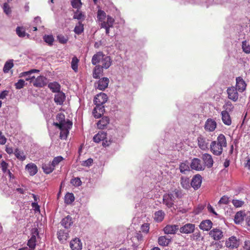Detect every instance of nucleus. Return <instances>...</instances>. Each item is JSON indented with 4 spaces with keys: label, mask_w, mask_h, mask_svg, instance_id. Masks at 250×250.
<instances>
[{
    "label": "nucleus",
    "mask_w": 250,
    "mask_h": 250,
    "mask_svg": "<svg viewBox=\"0 0 250 250\" xmlns=\"http://www.w3.org/2000/svg\"><path fill=\"white\" fill-rule=\"evenodd\" d=\"M222 120L223 123L227 125H230L231 124V119L229 112L226 110H223L221 112Z\"/></svg>",
    "instance_id": "27"
},
{
    "label": "nucleus",
    "mask_w": 250,
    "mask_h": 250,
    "mask_svg": "<svg viewBox=\"0 0 250 250\" xmlns=\"http://www.w3.org/2000/svg\"><path fill=\"white\" fill-rule=\"evenodd\" d=\"M165 215V212L163 210H158L154 213V219L157 222H161L164 220Z\"/></svg>",
    "instance_id": "34"
},
{
    "label": "nucleus",
    "mask_w": 250,
    "mask_h": 250,
    "mask_svg": "<svg viewBox=\"0 0 250 250\" xmlns=\"http://www.w3.org/2000/svg\"><path fill=\"white\" fill-rule=\"evenodd\" d=\"M25 169L28 171L30 176L35 175L38 172L37 166L32 163H29L25 166Z\"/></svg>",
    "instance_id": "26"
},
{
    "label": "nucleus",
    "mask_w": 250,
    "mask_h": 250,
    "mask_svg": "<svg viewBox=\"0 0 250 250\" xmlns=\"http://www.w3.org/2000/svg\"><path fill=\"white\" fill-rule=\"evenodd\" d=\"M39 235V232L37 229L32 231V236L28 241L27 245L31 249H34L36 246V237Z\"/></svg>",
    "instance_id": "11"
},
{
    "label": "nucleus",
    "mask_w": 250,
    "mask_h": 250,
    "mask_svg": "<svg viewBox=\"0 0 250 250\" xmlns=\"http://www.w3.org/2000/svg\"><path fill=\"white\" fill-rule=\"evenodd\" d=\"M70 247L72 250H80L82 248V244L78 238H75L70 243Z\"/></svg>",
    "instance_id": "28"
},
{
    "label": "nucleus",
    "mask_w": 250,
    "mask_h": 250,
    "mask_svg": "<svg viewBox=\"0 0 250 250\" xmlns=\"http://www.w3.org/2000/svg\"><path fill=\"white\" fill-rule=\"evenodd\" d=\"M109 82V79L107 78H102L98 81L96 87L100 90H104L107 87Z\"/></svg>",
    "instance_id": "16"
},
{
    "label": "nucleus",
    "mask_w": 250,
    "mask_h": 250,
    "mask_svg": "<svg viewBox=\"0 0 250 250\" xmlns=\"http://www.w3.org/2000/svg\"><path fill=\"white\" fill-rule=\"evenodd\" d=\"M70 182L74 186H79L82 183L80 178L78 177L72 179Z\"/></svg>",
    "instance_id": "59"
},
{
    "label": "nucleus",
    "mask_w": 250,
    "mask_h": 250,
    "mask_svg": "<svg viewBox=\"0 0 250 250\" xmlns=\"http://www.w3.org/2000/svg\"><path fill=\"white\" fill-rule=\"evenodd\" d=\"M63 158L61 156H57L55 157L51 164L53 166L55 167L56 166H57L63 160Z\"/></svg>",
    "instance_id": "53"
},
{
    "label": "nucleus",
    "mask_w": 250,
    "mask_h": 250,
    "mask_svg": "<svg viewBox=\"0 0 250 250\" xmlns=\"http://www.w3.org/2000/svg\"><path fill=\"white\" fill-rule=\"evenodd\" d=\"M190 238L191 240L196 242L203 241L204 240V237L202 236L201 232L199 230L193 233L192 235L190 236Z\"/></svg>",
    "instance_id": "37"
},
{
    "label": "nucleus",
    "mask_w": 250,
    "mask_h": 250,
    "mask_svg": "<svg viewBox=\"0 0 250 250\" xmlns=\"http://www.w3.org/2000/svg\"><path fill=\"white\" fill-rule=\"evenodd\" d=\"M16 31L18 36L20 38H23L26 35H27L28 38L30 36L28 34L26 33L25 30L23 26H18L16 28Z\"/></svg>",
    "instance_id": "38"
},
{
    "label": "nucleus",
    "mask_w": 250,
    "mask_h": 250,
    "mask_svg": "<svg viewBox=\"0 0 250 250\" xmlns=\"http://www.w3.org/2000/svg\"><path fill=\"white\" fill-rule=\"evenodd\" d=\"M171 242V238L166 235L161 236L158 238V242L159 245L166 247Z\"/></svg>",
    "instance_id": "30"
},
{
    "label": "nucleus",
    "mask_w": 250,
    "mask_h": 250,
    "mask_svg": "<svg viewBox=\"0 0 250 250\" xmlns=\"http://www.w3.org/2000/svg\"><path fill=\"white\" fill-rule=\"evenodd\" d=\"M104 111L105 109L104 105H96L92 113L95 118H99L104 114Z\"/></svg>",
    "instance_id": "17"
},
{
    "label": "nucleus",
    "mask_w": 250,
    "mask_h": 250,
    "mask_svg": "<svg viewBox=\"0 0 250 250\" xmlns=\"http://www.w3.org/2000/svg\"><path fill=\"white\" fill-rule=\"evenodd\" d=\"M232 203L235 207L240 208L244 204V202L240 200L233 199L232 201Z\"/></svg>",
    "instance_id": "57"
},
{
    "label": "nucleus",
    "mask_w": 250,
    "mask_h": 250,
    "mask_svg": "<svg viewBox=\"0 0 250 250\" xmlns=\"http://www.w3.org/2000/svg\"><path fill=\"white\" fill-rule=\"evenodd\" d=\"M42 168L43 172L46 174H49L51 173L55 168L52 164L50 163L43 164Z\"/></svg>",
    "instance_id": "40"
},
{
    "label": "nucleus",
    "mask_w": 250,
    "mask_h": 250,
    "mask_svg": "<svg viewBox=\"0 0 250 250\" xmlns=\"http://www.w3.org/2000/svg\"><path fill=\"white\" fill-rule=\"evenodd\" d=\"M223 108L225 109L224 110H226L229 112L232 111L234 109V106L229 101H228L225 102V104L223 106Z\"/></svg>",
    "instance_id": "50"
},
{
    "label": "nucleus",
    "mask_w": 250,
    "mask_h": 250,
    "mask_svg": "<svg viewBox=\"0 0 250 250\" xmlns=\"http://www.w3.org/2000/svg\"><path fill=\"white\" fill-rule=\"evenodd\" d=\"M212 225V222L210 220H205L200 223L199 227L204 231H208L211 229Z\"/></svg>",
    "instance_id": "22"
},
{
    "label": "nucleus",
    "mask_w": 250,
    "mask_h": 250,
    "mask_svg": "<svg viewBox=\"0 0 250 250\" xmlns=\"http://www.w3.org/2000/svg\"><path fill=\"white\" fill-rule=\"evenodd\" d=\"M84 14L81 11L77 10L74 12L73 19H77L78 20H83L85 19Z\"/></svg>",
    "instance_id": "49"
},
{
    "label": "nucleus",
    "mask_w": 250,
    "mask_h": 250,
    "mask_svg": "<svg viewBox=\"0 0 250 250\" xmlns=\"http://www.w3.org/2000/svg\"><path fill=\"white\" fill-rule=\"evenodd\" d=\"M79 62V60L76 57H74L72 58L71 63V68L75 72H78Z\"/></svg>",
    "instance_id": "44"
},
{
    "label": "nucleus",
    "mask_w": 250,
    "mask_h": 250,
    "mask_svg": "<svg viewBox=\"0 0 250 250\" xmlns=\"http://www.w3.org/2000/svg\"><path fill=\"white\" fill-rule=\"evenodd\" d=\"M202 158L205 165L208 167L210 168L212 167L213 160L211 155L208 153H205L203 154Z\"/></svg>",
    "instance_id": "23"
},
{
    "label": "nucleus",
    "mask_w": 250,
    "mask_h": 250,
    "mask_svg": "<svg viewBox=\"0 0 250 250\" xmlns=\"http://www.w3.org/2000/svg\"><path fill=\"white\" fill-rule=\"evenodd\" d=\"M72 6L74 8L79 9L81 7L82 2L81 0H72L71 1Z\"/></svg>",
    "instance_id": "54"
},
{
    "label": "nucleus",
    "mask_w": 250,
    "mask_h": 250,
    "mask_svg": "<svg viewBox=\"0 0 250 250\" xmlns=\"http://www.w3.org/2000/svg\"><path fill=\"white\" fill-rule=\"evenodd\" d=\"M245 214L242 211H240L237 212L234 216V222L236 224H240L242 223L244 220Z\"/></svg>",
    "instance_id": "35"
},
{
    "label": "nucleus",
    "mask_w": 250,
    "mask_h": 250,
    "mask_svg": "<svg viewBox=\"0 0 250 250\" xmlns=\"http://www.w3.org/2000/svg\"><path fill=\"white\" fill-rule=\"evenodd\" d=\"M95 65V66L93 69L92 76L94 79H100L103 75V70L104 68L99 65Z\"/></svg>",
    "instance_id": "24"
},
{
    "label": "nucleus",
    "mask_w": 250,
    "mask_h": 250,
    "mask_svg": "<svg viewBox=\"0 0 250 250\" xmlns=\"http://www.w3.org/2000/svg\"><path fill=\"white\" fill-rule=\"evenodd\" d=\"M0 166L3 172H5L7 169L8 164L3 160L1 162Z\"/></svg>",
    "instance_id": "62"
},
{
    "label": "nucleus",
    "mask_w": 250,
    "mask_h": 250,
    "mask_svg": "<svg viewBox=\"0 0 250 250\" xmlns=\"http://www.w3.org/2000/svg\"><path fill=\"white\" fill-rule=\"evenodd\" d=\"M114 21V19L110 16L108 15L107 16V21L101 23L100 27H106V26L113 27Z\"/></svg>",
    "instance_id": "39"
},
{
    "label": "nucleus",
    "mask_w": 250,
    "mask_h": 250,
    "mask_svg": "<svg viewBox=\"0 0 250 250\" xmlns=\"http://www.w3.org/2000/svg\"><path fill=\"white\" fill-rule=\"evenodd\" d=\"M243 248L245 250H250V240H247L244 242Z\"/></svg>",
    "instance_id": "64"
},
{
    "label": "nucleus",
    "mask_w": 250,
    "mask_h": 250,
    "mask_svg": "<svg viewBox=\"0 0 250 250\" xmlns=\"http://www.w3.org/2000/svg\"><path fill=\"white\" fill-rule=\"evenodd\" d=\"M48 87L53 93H57L61 91V85L56 82L49 83Z\"/></svg>",
    "instance_id": "31"
},
{
    "label": "nucleus",
    "mask_w": 250,
    "mask_h": 250,
    "mask_svg": "<svg viewBox=\"0 0 250 250\" xmlns=\"http://www.w3.org/2000/svg\"><path fill=\"white\" fill-rule=\"evenodd\" d=\"M171 193L173 194L174 197L181 198L182 197V192L178 189H175Z\"/></svg>",
    "instance_id": "63"
},
{
    "label": "nucleus",
    "mask_w": 250,
    "mask_h": 250,
    "mask_svg": "<svg viewBox=\"0 0 250 250\" xmlns=\"http://www.w3.org/2000/svg\"><path fill=\"white\" fill-rule=\"evenodd\" d=\"M57 39L58 40L59 42L61 43H66L68 41V38L66 37H65L64 36L62 35H59L57 36Z\"/></svg>",
    "instance_id": "58"
},
{
    "label": "nucleus",
    "mask_w": 250,
    "mask_h": 250,
    "mask_svg": "<svg viewBox=\"0 0 250 250\" xmlns=\"http://www.w3.org/2000/svg\"><path fill=\"white\" fill-rule=\"evenodd\" d=\"M242 47L243 51L246 53L249 54L250 53V45L246 41L242 42Z\"/></svg>",
    "instance_id": "51"
},
{
    "label": "nucleus",
    "mask_w": 250,
    "mask_h": 250,
    "mask_svg": "<svg viewBox=\"0 0 250 250\" xmlns=\"http://www.w3.org/2000/svg\"><path fill=\"white\" fill-rule=\"evenodd\" d=\"M178 229H179L178 225H167L163 229V231L166 234H175Z\"/></svg>",
    "instance_id": "14"
},
{
    "label": "nucleus",
    "mask_w": 250,
    "mask_h": 250,
    "mask_svg": "<svg viewBox=\"0 0 250 250\" xmlns=\"http://www.w3.org/2000/svg\"><path fill=\"white\" fill-rule=\"evenodd\" d=\"M40 72V70L38 69H33L29 71H26V72H23L20 74V77H26L25 78V80L27 81H32L34 79H35L34 76H31V74H32L33 73H38Z\"/></svg>",
    "instance_id": "21"
},
{
    "label": "nucleus",
    "mask_w": 250,
    "mask_h": 250,
    "mask_svg": "<svg viewBox=\"0 0 250 250\" xmlns=\"http://www.w3.org/2000/svg\"><path fill=\"white\" fill-rule=\"evenodd\" d=\"M33 84L35 87H42L47 84V79L43 76H39L35 80Z\"/></svg>",
    "instance_id": "15"
},
{
    "label": "nucleus",
    "mask_w": 250,
    "mask_h": 250,
    "mask_svg": "<svg viewBox=\"0 0 250 250\" xmlns=\"http://www.w3.org/2000/svg\"><path fill=\"white\" fill-rule=\"evenodd\" d=\"M142 232L147 233L149 230V224L148 223H145L143 224L141 227Z\"/></svg>",
    "instance_id": "61"
},
{
    "label": "nucleus",
    "mask_w": 250,
    "mask_h": 250,
    "mask_svg": "<svg viewBox=\"0 0 250 250\" xmlns=\"http://www.w3.org/2000/svg\"><path fill=\"white\" fill-rule=\"evenodd\" d=\"M3 10L4 13L7 16H10L12 13V9L9 5L5 2L3 4Z\"/></svg>",
    "instance_id": "52"
},
{
    "label": "nucleus",
    "mask_w": 250,
    "mask_h": 250,
    "mask_svg": "<svg viewBox=\"0 0 250 250\" xmlns=\"http://www.w3.org/2000/svg\"><path fill=\"white\" fill-rule=\"evenodd\" d=\"M229 202V198L226 195L222 196L218 202L219 204L227 205Z\"/></svg>",
    "instance_id": "60"
},
{
    "label": "nucleus",
    "mask_w": 250,
    "mask_h": 250,
    "mask_svg": "<svg viewBox=\"0 0 250 250\" xmlns=\"http://www.w3.org/2000/svg\"><path fill=\"white\" fill-rule=\"evenodd\" d=\"M210 237L215 241H219L222 239L224 237L222 230L219 229L215 228L210 230L208 233Z\"/></svg>",
    "instance_id": "4"
},
{
    "label": "nucleus",
    "mask_w": 250,
    "mask_h": 250,
    "mask_svg": "<svg viewBox=\"0 0 250 250\" xmlns=\"http://www.w3.org/2000/svg\"><path fill=\"white\" fill-rule=\"evenodd\" d=\"M202 182V176L199 174L195 175L191 181L190 185L191 186L195 189L197 190L199 189L201 185Z\"/></svg>",
    "instance_id": "6"
},
{
    "label": "nucleus",
    "mask_w": 250,
    "mask_h": 250,
    "mask_svg": "<svg viewBox=\"0 0 250 250\" xmlns=\"http://www.w3.org/2000/svg\"><path fill=\"white\" fill-rule=\"evenodd\" d=\"M225 245L227 248L230 249H233L237 248L239 247V243L236 237L231 236L226 240Z\"/></svg>",
    "instance_id": "9"
},
{
    "label": "nucleus",
    "mask_w": 250,
    "mask_h": 250,
    "mask_svg": "<svg viewBox=\"0 0 250 250\" xmlns=\"http://www.w3.org/2000/svg\"><path fill=\"white\" fill-rule=\"evenodd\" d=\"M106 14L105 12L102 10H98L97 12V19L101 23L105 21Z\"/></svg>",
    "instance_id": "41"
},
{
    "label": "nucleus",
    "mask_w": 250,
    "mask_h": 250,
    "mask_svg": "<svg viewBox=\"0 0 250 250\" xmlns=\"http://www.w3.org/2000/svg\"><path fill=\"white\" fill-rule=\"evenodd\" d=\"M14 66L13 60H10L7 61L4 64L3 71L4 73H8L10 69H11Z\"/></svg>",
    "instance_id": "43"
},
{
    "label": "nucleus",
    "mask_w": 250,
    "mask_h": 250,
    "mask_svg": "<svg viewBox=\"0 0 250 250\" xmlns=\"http://www.w3.org/2000/svg\"><path fill=\"white\" fill-rule=\"evenodd\" d=\"M91 62L93 65H99L107 69L111 65L112 60L110 56L99 51L93 56Z\"/></svg>",
    "instance_id": "1"
},
{
    "label": "nucleus",
    "mask_w": 250,
    "mask_h": 250,
    "mask_svg": "<svg viewBox=\"0 0 250 250\" xmlns=\"http://www.w3.org/2000/svg\"><path fill=\"white\" fill-rule=\"evenodd\" d=\"M106 134L103 131H100L93 137V141L96 143H99L106 138Z\"/></svg>",
    "instance_id": "33"
},
{
    "label": "nucleus",
    "mask_w": 250,
    "mask_h": 250,
    "mask_svg": "<svg viewBox=\"0 0 250 250\" xmlns=\"http://www.w3.org/2000/svg\"><path fill=\"white\" fill-rule=\"evenodd\" d=\"M107 100V95L104 93L97 94L95 97L94 102L96 105H103Z\"/></svg>",
    "instance_id": "7"
},
{
    "label": "nucleus",
    "mask_w": 250,
    "mask_h": 250,
    "mask_svg": "<svg viewBox=\"0 0 250 250\" xmlns=\"http://www.w3.org/2000/svg\"><path fill=\"white\" fill-rule=\"evenodd\" d=\"M198 145L200 148L202 150H206L208 148V140L200 136L197 138Z\"/></svg>",
    "instance_id": "20"
},
{
    "label": "nucleus",
    "mask_w": 250,
    "mask_h": 250,
    "mask_svg": "<svg viewBox=\"0 0 250 250\" xmlns=\"http://www.w3.org/2000/svg\"><path fill=\"white\" fill-rule=\"evenodd\" d=\"M181 185L184 188L188 189L190 187L189 179L183 177H181Z\"/></svg>",
    "instance_id": "48"
},
{
    "label": "nucleus",
    "mask_w": 250,
    "mask_h": 250,
    "mask_svg": "<svg viewBox=\"0 0 250 250\" xmlns=\"http://www.w3.org/2000/svg\"><path fill=\"white\" fill-rule=\"evenodd\" d=\"M83 24L81 21H79L78 24L76 25L75 27L74 31V32L80 35L83 31Z\"/></svg>",
    "instance_id": "46"
},
{
    "label": "nucleus",
    "mask_w": 250,
    "mask_h": 250,
    "mask_svg": "<svg viewBox=\"0 0 250 250\" xmlns=\"http://www.w3.org/2000/svg\"><path fill=\"white\" fill-rule=\"evenodd\" d=\"M65 99V94L61 91L57 92V94L55 95L54 101L57 104L62 105Z\"/></svg>",
    "instance_id": "25"
},
{
    "label": "nucleus",
    "mask_w": 250,
    "mask_h": 250,
    "mask_svg": "<svg viewBox=\"0 0 250 250\" xmlns=\"http://www.w3.org/2000/svg\"><path fill=\"white\" fill-rule=\"evenodd\" d=\"M174 196L173 193L166 194L163 196V203L168 208L174 205Z\"/></svg>",
    "instance_id": "8"
},
{
    "label": "nucleus",
    "mask_w": 250,
    "mask_h": 250,
    "mask_svg": "<svg viewBox=\"0 0 250 250\" xmlns=\"http://www.w3.org/2000/svg\"><path fill=\"white\" fill-rule=\"evenodd\" d=\"M195 225L191 223H188L181 227L180 229L181 233L189 234L193 233L195 230Z\"/></svg>",
    "instance_id": "13"
},
{
    "label": "nucleus",
    "mask_w": 250,
    "mask_h": 250,
    "mask_svg": "<svg viewBox=\"0 0 250 250\" xmlns=\"http://www.w3.org/2000/svg\"><path fill=\"white\" fill-rule=\"evenodd\" d=\"M227 146V141L225 136L220 134L216 141H212L210 145V151L215 155L219 156L223 152V147Z\"/></svg>",
    "instance_id": "2"
},
{
    "label": "nucleus",
    "mask_w": 250,
    "mask_h": 250,
    "mask_svg": "<svg viewBox=\"0 0 250 250\" xmlns=\"http://www.w3.org/2000/svg\"><path fill=\"white\" fill-rule=\"evenodd\" d=\"M190 166L192 169L196 171L203 170L205 169V167L201 163V160L196 158H194L192 160Z\"/></svg>",
    "instance_id": "10"
},
{
    "label": "nucleus",
    "mask_w": 250,
    "mask_h": 250,
    "mask_svg": "<svg viewBox=\"0 0 250 250\" xmlns=\"http://www.w3.org/2000/svg\"><path fill=\"white\" fill-rule=\"evenodd\" d=\"M247 87V83L241 77L236 78V89L239 92H244Z\"/></svg>",
    "instance_id": "12"
},
{
    "label": "nucleus",
    "mask_w": 250,
    "mask_h": 250,
    "mask_svg": "<svg viewBox=\"0 0 250 250\" xmlns=\"http://www.w3.org/2000/svg\"><path fill=\"white\" fill-rule=\"evenodd\" d=\"M75 200V197L73 193H67L65 196L64 201L67 204H71Z\"/></svg>",
    "instance_id": "47"
},
{
    "label": "nucleus",
    "mask_w": 250,
    "mask_h": 250,
    "mask_svg": "<svg viewBox=\"0 0 250 250\" xmlns=\"http://www.w3.org/2000/svg\"><path fill=\"white\" fill-rule=\"evenodd\" d=\"M56 119L59 121V123H54V125L58 128H62L66 125V122L65 121V116L62 113H59L57 115Z\"/></svg>",
    "instance_id": "18"
},
{
    "label": "nucleus",
    "mask_w": 250,
    "mask_h": 250,
    "mask_svg": "<svg viewBox=\"0 0 250 250\" xmlns=\"http://www.w3.org/2000/svg\"><path fill=\"white\" fill-rule=\"evenodd\" d=\"M61 224L65 228H69L73 224L72 217L69 215H67L62 219Z\"/></svg>",
    "instance_id": "32"
},
{
    "label": "nucleus",
    "mask_w": 250,
    "mask_h": 250,
    "mask_svg": "<svg viewBox=\"0 0 250 250\" xmlns=\"http://www.w3.org/2000/svg\"><path fill=\"white\" fill-rule=\"evenodd\" d=\"M237 91L234 86L228 87L227 90L228 98L233 102H236L239 97Z\"/></svg>",
    "instance_id": "5"
},
{
    "label": "nucleus",
    "mask_w": 250,
    "mask_h": 250,
    "mask_svg": "<svg viewBox=\"0 0 250 250\" xmlns=\"http://www.w3.org/2000/svg\"><path fill=\"white\" fill-rule=\"evenodd\" d=\"M216 123L211 119H208L205 125V129L208 131H213L216 127Z\"/></svg>",
    "instance_id": "19"
},
{
    "label": "nucleus",
    "mask_w": 250,
    "mask_h": 250,
    "mask_svg": "<svg viewBox=\"0 0 250 250\" xmlns=\"http://www.w3.org/2000/svg\"><path fill=\"white\" fill-rule=\"evenodd\" d=\"M189 163L187 161L181 163L179 165V169L182 173L185 174L187 171L190 170Z\"/></svg>",
    "instance_id": "36"
},
{
    "label": "nucleus",
    "mask_w": 250,
    "mask_h": 250,
    "mask_svg": "<svg viewBox=\"0 0 250 250\" xmlns=\"http://www.w3.org/2000/svg\"><path fill=\"white\" fill-rule=\"evenodd\" d=\"M44 42L49 45H52L54 42V38L52 35H45L43 37Z\"/></svg>",
    "instance_id": "55"
},
{
    "label": "nucleus",
    "mask_w": 250,
    "mask_h": 250,
    "mask_svg": "<svg viewBox=\"0 0 250 250\" xmlns=\"http://www.w3.org/2000/svg\"><path fill=\"white\" fill-rule=\"evenodd\" d=\"M14 154L16 158L21 161H23L26 159V156L23 151H20L18 148L15 150Z\"/></svg>",
    "instance_id": "42"
},
{
    "label": "nucleus",
    "mask_w": 250,
    "mask_h": 250,
    "mask_svg": "<svg viewBox=\"0 0 250 250\" xmlns=\"http://www.w3.org/2000/svg\"><path fill=\"white\" fill-rule=\"evenodd\" d=\"M68 235V234L67 232H64L63 230H60L58 232V238L60 241L62 242L67 239Z\"/></svg>",
    "instance_id": "45"
},
{
    "label": "nucleus",
    "mask_w": 250,
    "mask_h": 250,
    "mask_svg": "<svg viewBox=\"0 0 250 250\" xmlns=\"http://www.w3.org/2000/svg\"><path fill=\"white\" fill-rule=\"evenodd\" d=\"M109 123V118L108 117H103L97 123V127L101 129H104Z\"/></svg>",
    "instance_id": "29"
},
{
    "label": "nucleus",
    "mask_w": 250,
    "mask_h": 250,
    "mask_svg": "<svg viewBox=\"0 0 250 250\" xmlns=\"http://www.w3.org/2000/svg\"><path fill=\"white\" fill-rule=\"evenodd\" d=\"M62 128H59L61 130L60 137L61 139H65L67 138L69 133V130L72 127V122L69 120L66 121V125Z\"/></svg>",
    "instance_id": "3"
},
{
    "label": "nucleus",
    "mask_w": 250,
    "mask_h": 250,
    "mask_svg": "<svg viewBox=\"0 0 250 250\" xmlns=\"http://www.w3.org/2000/svg\"><path fill=\"white\" fill-rule=\"evenodd\" d=\"M25 85V81L22 79H20L17 83H15V86L17 89H21Z\"/></svg>",
    "instance_id": "56"
}]
</instances>
